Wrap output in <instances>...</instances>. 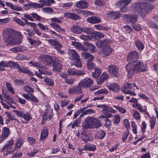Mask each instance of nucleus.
Returning <instances> with one entry per match:
<instances>
[{
	"label": "nucleus",
	"instance_id": "obj_36",
	"mask_svg": "<svg viewBox=\"0 0 158 158\" xmlns=\"http://www.w3.org/2000/svg\"><path fill=\"white\" fill-rule=\"evenodd\" d=\"M93 37L97 39L98 38H103L104 37V35L98 31H94L93 34Z\"/></svg>",
	"mask_w": 158,
	"mask_h": 158
},
{
	"label": "nucleus",
	"instance_id": "obj_43",
	"mask_svg": "<svg viewBox=\"0 0 158 158\" xmlns=\"http://www.w3.org/2000/svg\"><path fill=\"white\" fill-rule=\"evenodd\" d=\"M94 72L92 73V76L94 78H97L101 73V71L98 69L95 68Z\"/></svg>",
	"mask_w": 158,
	"mask_h": 158
},
{
	"label": "nucleus",
	"instance_id": "obj_19",
	"mask_svg": "<svg viewBox=\"0 0 158 158\" xmlns=\"http://www.w3.org/2000/svg\"><path fill=\"white\" fill-rule=\"evenodd\" d=\"M53 71L56 72H60L61 70L62 65L60 61L58 59H56L53 63Z\"/></svg>",
	"mask_w": 158,
	"mask_h": 158
},
{
	"label": "nucleus",
	"instance_id": "obj_38",
	"mask_svg": "<svg viewBox=\"0 0 158 158\" xmlns=\"http://www.w3.org/2000/svg\"><path fill=\"white\" fill-rule=\"evenodd\" d=\"M83 31L85 33L92 34V36L93 37V34L94 32L93 29L91 28L86 27L82 28Z\"/></svg>",
	"mask_w": 158,
	"mask_h": 158
},
{
	"label": "nucleus",
	"instance_id": "obj_52",
	"mask_svg": "<svg viewBox=\"0 0 158 158\" xmlns=\"http://www.w3.org/2000/svg\"><path fill=\"white\" fill-rule=\"evenodd\" d=\"M49 112V110L48 109H46L43 115L42 121L45 122L48 119V115Z\"/></svg>",
	"mask_w": 158,
	"mask_h": 158
},
{
	"label": "nucleus",
	"instance_id": "obj_56",
	"mask_svg": "<svg viewBox=\"0 0 158 158\" xmlns=\"http://www.w3.org/2000/svg\"><path fill=\"white\" fill-rule=\"evenodd\" d=\"M132 116L136 120H140L141 117L138 111H135L133 113Z\"/></svg>",
	"mask_w": 158,
	"mask_h": 158
},
{
	"label": "nucleus",
	"instance_id": "obj_25",
	"mask_svg": "<svg viewBox=\"0 0 158 158\" xmlns=\"http://www.w3.org/2000/svg\"><path fill=\"white\" fill-rule=\"evenodd\" d=\"M138 16L137 15H126L123 16L124 18L129 21L131 23H134L137 21Z\"/></svg>",
	"mask_w": 158,
	"mask_h": 158
},
{
	"label": "nucleus",
	"instance_id": "obj_63",
	"mask_svg": "<svg viewBox=\"0 0 158 158\" xmlns=\"http://www.w3.org/2000/svg\"><path fill=\"white\" fill-rule=\"evenodd\" d=\"M105 133L103 131L101 130L98 132V137L100 139H102L105 136Z\"/></svg>",
	"mask_w": 158,
	"mask_h": 158
},
{
	"label": "nucleus",
	"instance_id": "obj_7",
	"mask_svg": "<svg viewBox=\"0 0 158 158\" xmlns=\"http://www.w3.org/2000/svg\"><path fill=\"white\" fill-rule=\"evenodd\" d=\"M13 111L15 112L18 116L23 118L27 122L32 118L31 114L28 112L15 110H13Z\"/></svg>",
	"mask_w": 158,
	"mask_h": 158
},
{
	"label": "nucleus",
	"instance_id": "obj_20",
	"mask_svg": "<svg viewBox=\"0 0 158 158\" xmlns=\"http://www.w3.org/2000/svg\"><path fill=\"white\" fill-rule=\"evenodd\" d=\"M76 6L81 9H85L87 8L89 3L85 0H81L77 2L76 4Z\"/></svg>",
	"mask_w": 158,
	"mask_h": 158
},
{
	"label": "nucleus",
	"instance_id": "obj_62",
	"mask_svg": "<svg viewBox=\"0 0 158 158\" xmlns=\"http://www.w3.org/2000/svg\"><path fill=\"white\" fill-rule=\"evenodd\" d=\"M44 12L52 14L53 12V10L52 8L50 7H44L42 9Z\"/></svg>",
	"mask_w": 158,
	"mask_h": 158
},
{
	"label": "nucleus",
	"instance_id": "obj_29",
	"mask_svg": "<svg viewBox=\"0 0 158 158\" xmlns=\"http://www.w3.org/2000/svg\"><path fill=\"white\" fill-rule=\"evenodd\" d=\"M39 72L40 74H48L51 75L52 73L50 71H49L47 70V68L45 66H42L39 69Z\"/></svg>",
	"mask_w": 158,
	"mask_h": 158
},
{
	"label": "nucleus",
	"instance_id": "obj_58",
	"mask_svg": "<svg viewBox=\"0 0 158 158\" xmlns=\"http://www.w3.org/2000/svg\"><path fill=\"white\" fill-rule=\"evenodd\" d=\"M147 23L149 26V27L151 28H156L158 29V26L155 23L153 22H151L150 21H148L147 22Z\"/></svg>",
	"mask_w": 158,
	"mask_h": 158
},
{
	"label": "nucleus",
	"instance_id": "obj_4",
	"mask_svg": "<svg viewBox=\"0 0 158 158\" xmlns=\"http://www.w3.org/2000/svg\"><path fill=\"white\" fill-rule=\"evenodd\" d=\"M3 38L5 40L12 44H19L21 43L19 37L14 38L13 31L11 29H5L3 31Z\"/></svg>",
	"mask_w": 158,
	"mask_h": 158
},
{
	"label": "nucleus",
	"instance_id": "obj_61",
	"mask_svg": "<svg viewBox=\"0 0 158 158\" xmlns=\"http://www.w3.org/2000/svg\"><path fill=\"white\" fill-rule=\"evenodd\" d=\"M105 126L107 128L110 127L111 125V121L108 118H105Z\"/></svg>",
	"mask_w": 158,
	"mask_h": 158
},
{
	"label": "nucleus",
	"instance_id": "obj_8",
	"mask_svg": "<svg viewBox=\"0 0 158 158\" xmlns=\"http://www.w3.org/2000/svg\"><path fill=\"white\" fill-rule=\"evenodd\" d=\"M107 70L110 75L113 77H117L119 75L118 68L115 65L111 64L108 66Z\"/></svg>",
	"mask_w": 158,
	"mask_h": 158
},
{
	"label": "nucleus",
	"instance_id": "obj_42",
	"mask_svg": "<svg viewBox=\"0 0 158 158\" xmlns=\"http://www.w3.org/2000/svg\"><path fill=\"white\" fill-rule=\"evenodd\" d=\"M44 61L45 63L49 64L53 61V59L50 56L46 55Z\"/></svg>",
	"mask_w": 158,
	"mask_h": 158
},
{
	"label": "nucleus",
	"instance_id": "obj_30",
	"mask_svg": "<svg viewBox=\"0 0 158 158\" xmlns=\"http://www.w3.org/2000/svg\"><path fill=\"white\" fill-rule=\"evenodd\" d=\"M99 107L102 108V111L109 112L113 114L116 113V111L113 109L112 108L108 106H105V105H100V106Z\"/></svg>",
	"mask_w": 158,
	"mask_h": 158
},
{
	"label": "nucleus",
	"instance_id": "obj_55",
	"mask_svg": "<svg viewBox=\"0 0 158 158\" xmlns=\"http://www.w3.org/2000/svg\"><path fill=\"white\" fill-rule=\"evenodd\" d=\"M23 89L26 92L29 93H31L34 92L33 89L29 86L27 85L25 86L23 88Z\"/></svg>",
	"mask_w": 158,
	"mask_h": 158
},
{
	"label": "nucleus",
	"instance_id": "obj_50",
	"mask_svg": "<svg viewBox=\"0 0 158 158\" xmlns=\"http://www.w3.org/2000/svg\"><path fill=\"white\" fill-rule=\"evenodd\" d=\"M6 86L7 89L12 94H15V92L13 89V88L11 87V85L10 83L7 82L6 83Z\"/></svg>",
	"mask_w": 158,
	"mask_h": 158
},
{
	"label": "nucleus",
	"instance_id": "obj_28",
	"mask_svg": "<svg viewBox=\"0 0 158 158\" xmlns=\"http://www.w3.org/2000/svg\"><path fill=\"white\" fill-rule=\"evenodd\" d=\"M71 31L74 33L79 34L82 31L83 29L79 26L74 25L72 27Z\"/></svg>",
	"mask_w": 158,
	"mask_h": 158
},
{
	"label": "nucleus",
	"instance_id": "obj_9",
	"mask_svg": "<svg viewBox=\"0 0 158 158\" xmlns=\"http://www.w3.org/2000/svg\"><path fill=\"white\" fill-rule=\"evenodd\" d=\"M17 65L19 64H17L12 61H10L6 63L4 61H2L0 62V71H3L4 70V67H8L10 68L13 67L17 69Z\"/></svg>",
	"mask_w": 158,
	"mask_h": 158
},
{
	"label": "nucleus",
	"instance_id": "obj_22",
	"mask_svg": "<svg viewBox=\"0 0 158 158\" xmlns=\"http://www.w3.org/2000/svg\"><path fill=\"white\" fill-rule=\"evenodd\" d=\"M48 41L49 44L51 46H54L55 49H59L61 47L62 45L58 41L55 39H49L46 40Z\"/></svg>",
	"mask_w": 158,
	"mask_h": 158
},
{
	"label": "nucleus",
	"instance_id": "obj_11",
	"mask_svg": "<svg viewBox=\"0 0 158 158\" xmlns=\"http://www.w3.org/2000/svg\"><path fill=\"white\" fill-rule=\"evenodd\" d=\"M82 87H89L93 83V80L89 77L85 78L82 80L79 83Z\"/></svg>",
	"mask_w": 158,
	"mask_h": 158
},
{
	"label": "nucleus",
	"instance_id": "obj_24",
	"mask_svg": "<svg viewBox=\"0 0 158 158\" xmlns=\"http://www.w3.org/2000/svg\"><path fill=\"white\" fill-rule=\"evenodd\" d=\"M81 57L85 60L91 61L93 59V56L89 52H83L81 54Z\"/></svg>",
	"mask_w": 158,
	"mask_h": 158
},
{
	"label": "nucleus",
	"instance_id": "obj_5",
	"mask_svg": "<svg viewBox=\"0 0 158 158\" xmlns=\"http://www.w3.org/2000/svg\"><path fill=\"white\" fill-rule=\"evenodd\" d=\"M68 54L69 58L73 61V65L78 68L81 67L82 64L79 58V56L74 50L69 49Z\"/></svg>",
	"mask_w": 158,
	"mask_h": 158
},
{
	"label": "nucleus",
	"instance_id": "obj_40",
	"mask_svg": "<svg viewBox=\"0 0 158 158\" xmlns=\"http://www.w3.org/2000/svg\"><path fill=\"white\" fill-rule=\"evenodd\" d=\"M81 119H80V118H77L73 122L72 125V128H74L75 127H78L80 124L81 123Z\"/></svg>",
	"mask_w": 158,
	"mask_h": 158
},
{
	"label": "nucleus",
	"instance_id": "obj_14",
	"mask_svg": "<svg viewBox=\"0 0 158 158\" xmlns=\"http://www.w3.org/2000/svg\"><path fill=\"white\" fill-rule=\"evenodd\" d=\"M112 49L110 46H106L103 48L101 51L100 54L103 57L110 55L112 52Z\"/></svg>",
	"mask_w": 158,
	"mask_h": 158
},
{
	"label": "nucleus",
	"instance_id": "obj_17",
	"mask_svg": "<svg viewBox=\"0 0 158 158\" xmlns=\"http://www.w3.org/2000/svg\"><path fill=\"white\" fill-rule=\"evenodd\" d=\"M134 87H136V88L139 89V88L134 83H126L122 88V91L124 93L126 94L128 92L129 90V89H132Z\"/></svg>",
	"mask_w": 158,
	"mask_h": 158
},
{
	"label": "nucleus",
	"instance_id": "obj_3",
	"mask_svg": "<svg viewBox=\"0 0 158 158\" xmlns=\"http://www.w3.org/2000/svg\"><path fill=\"white\" fill-rule=\"evenodd\" d=\"M82 125L84 129H91L98 128L102 126V124L97 118L89 117L84 121Z\"/></svg>",
	"mask_w": 158,
	"mask_h": 158
},
{
	"label": "nucleus",
	"instance_id": "obj_64",
	"mask_svg": "<svg viewBox=\"0 0 158 158\" xmlns=\"http://www.w3.org/2000/svg\"><path fill=\"white\" fill-rule=\"evenodd\" d=\"M134 107L136 108L141 112H143V109L142 107L141 106V105H140L138 103H136V104L134 105Z\"/></svg>",
	"mask_w": 158,
	"mask_h": 158
},
{
	"label": "nucleus",
	"instance_id": "obj_18",
	"mask_svg": "<svg viewBox=\"0 0 158 158\" xmlns=\"http://www.w3.org/2000/svg\"><path fill=\"white\" fill-rule=\"evenodd\" d=\"M106 86L110 90L114 91H117L119 89L118 85L114 82H108L106 84Z\"/></svg>",
	"mask_w": 158,
	"mask_h": 158
},
{
	"label": "nucleus",
	"instance_id": "obj_16",
	"mask_svg": "<svg viewBox=\"0 0 158 158\" xmlns=\"http://www.w3.org/2000/svg\"><path fill=\"white\" fill-rule=\"evenodd\" d=\"M139 56V53L137 52L133 51L128 53L127 57V60L128 61L131 60H135L138 59Z\"/></svg>",
	"mask_w": 158,
	"mask_h": 158
},
{
	"label": "nucleus",
	"instance_id": "obj_12",
	"mask_svg": "<svg viewBox=\"0 0 158 158\" xmlns=\"http://www.w3.org/2000/svg\"><path fill=\"white\" fill-rule=\"evenodd\" d=\"M68 74L69 76H81L85 73V72L82 70H77L73 69H68Z\"/></svg>",
	"mask_w": 158,
	"mask_h": 158
},
{
	"label": "nucleus",
	"instance_id": "obj_6",
	"mask_svg": "<svg viewBox=\"0 0 158 158\" xmlns=\"http://www.w3.org/2000/svg\"><path fill=\"white\" fill-rule=\"evenodd\" d=\"M126 68V71L127 72V77L129 78H131L136 72L133 60L127 64Z\"/></svg>",
	"mask_w": 158,
	"mask_h": 158
},
{
	"label": "nucleus",
	"instance_id": "obj_41",
	"mask_svg": "<svg viewBox=\"0 0 158 158\" xmlns=\"http://www.w3.org/2000/svg\"><path fill=\"white\" fill-rule=\"evenodd\" d=\"M120 116L119 114H116L114 116L113 122L114 124H118L120 122Z\"/></svg>",
	"mask_w": 158,
	"mask_h": 158
},
{
	"label": "nucleus",
	"instance_id": "obj_45",
	"mask_svg": "<svg viewBox=\"0 0 158 158\" xmlns=\"http://www.w3.org/2000/svg\"><path fill=\"white\" fill-rule=\"evenodd\" d=\"M24 50H25V49L23 47L19 46L11 48L10 49V51L14 52H17L22 51Z\"/></svg>",
	"mask_w": 158,
	"mask_h": 158
},
{
	"label": "nucleus",
	"instance_id": "obj_10",
	"mask_svg": "<svg viewBox=\"0 0 158 158\" xmlns=\"http://www.w3.org/2000/svg\"><path fill=\"white\" fill-rule=\"evenodd\" d=\"M136 72H140L145 71L146 69L144 64L140 61L133 60Z\"/></svg>",
	"mask_w": 158,
	"mask_h": 158
},
{
	"label": "nucleus",
	"instance_id": "obj_27",
	"mask_svg": "<svg viewBox=\"0 0 158 158\" xmlns=\"http://www.w3.org/2000/svg\"><path fill=\"white\" fill-rule=\"evenodd\" d=\"M87 20L91 23H98L101 22V19L98 17L92 16L87 18Z\"/></svg>",
	"mask_w": 158,
	"mask_h": 158
},
{
	"label": "nucleus",
	"instance_id": "obj_46",
	"mask_svg": "<svg viewBox=\"0 0 158 158\" xmlns=\"http://www.w3.org/2000/svg\"><path fill=\"white\" fill-rule=\"evenodd\" d=\"M108 93V91L106 89H103L97 90L94 94L96 95H98V94H106Z\"/></svg>",
	"mask_w": 158,
	"mask_h": 158
},
{
	"label": "nucleus",
	"instance_id": "obj_59",
	"mask_svg": "<svg viewBox=\"0 0 158 158\" xmlns=\"http://www.w3.org/2000/svg\"><path fill=\"white\" fill-rule=\"evenodd\" d=\"M31 15L37 21L40 20L41 19L40 16L38 15L37 13H33L31 14Z\"/></svg>",
	"mask_w": 158,
	"mask_h": 158
},
{
	"label": "nucleus",
	"instance_id": "obj_57",
	"mask_svg": "<svg viewBox=\"0 0 158 158\" xmlns=\"http://www.w3.org/2000/svg\"><path fill=\"white\" fill-rule=\"evenodd\" d=\"M49 24L51 27L53 28L55 31H56L60 26L58 24L53 22H52L50 23Z\"/></svg>",
	"mask_w": 158,
	"mask_h": 158
},
{
	"label": "nucleus",
	"instance_id": "obj_35",
	"mask_svg": "<svg viewBox=\"0 0 158 158\" xmlns=\"http://www.w3.org/2000/svg\"><path fill=\"white\" fill-rule=\"evenodd\" d=\"M135 45L138 49L142 50L144 48L143 43L140 40H137L135 41Z\"/></svg>",
	"mask_w": 158,
	"mask_h": 158
},
{
	"label": "nucleus",
	"instance_id": "obj_54",
	"mask_svg": "<svg viewBox=\"0 0 158 158\" xmlns=\"http://www.w3.org/2000/svg\"><path fill=\"white\" fill-rule=\"evenodd\" d=\"M13 20L16 23L22 26H24L25 25V23L19 18H13Z\"/></svg>",
	"mask_w": 158,
	"mask_h": 158
},
{
	"label": "nucleus",
	"instance_id": "obj_60",
	"mask_svg": "<svg viewBox=\"0 0 158 158\" xmlns=\"http://www.w3.org/2000/svg\"><path fill=\"white\" fill-rule=\"evenodd\" d=\"M131 126L132 127L133 132L135 134L137 133V125L134 122H132L131 123Z\"/></svg>",
	"mask_w": 158,
	"mask_h": 158
},
{
	"label": "nucleus",
	"instance_id": "obj_53",
	"mask_svg": "<svg viewBox=\"0 0 158 158\" xmlns=\"http://www.w3.org/2000/svg\"><path fill=\"white\" fill-rule=\"evenodd\" d=\"M40 8H43L44 6H48L46 0H40L38 1Z\"/></svg>",
	"mask_w": 158,
	"mask_h": 158
},
{
	"label": "nucleus",
	"instance_id": "obj_13",
	"mask_svg": "<svg viewBox=\"0 0 158 158\" xmlns=\"http://www.w3.org/2000/svg\"><path fill=\"white\" fill-rule=\"evenodd\" d=\"M112 43V41L110 39H105L97 42L96 44L97 47L101 48L109 46Z\"/></svg>",
	"mask_w": 158,
	"mask_h": 158
},
{
	"label": "nucleus",
	"instance_id": "obj_48",
	"mask_svg": "<svg viewBox=\"0 0 158 158\" xmlns=\"http://www.w3.org/2000/svg\"><path fill=\"white\" fill-rule=\"evenodd\" d=\"M113 107L122 114H124L126 112V110L122 107L119 106L117 105H114Z\"/></svg>",
	"mask_w": 158,
	"mask_h": 158
},
{
	"label": "nucleus",
	"instance_id": "obj_47",
	"mask_svg": "<svg viewBox=\"0 0 158 158\" xmlns=\"http://www.w3.org/2000/svg\"><path fill=\"white\" fill-rule=\"evenodd\" d=\"M81 85H80L79 83L77 86L75 87V90L76 94H80L82 93V91L81 90Z\"/></svg>",
	"mask_w": 158,
	"mask_h": 158
},
{
	"label": "nucleus",
	"instance_id": "obj_15",
	"mask_svg": "<svg viewBox=\"0 0 158 158\" xmlns=\"http://www.w3.org/2000/svg\"><path fill=\"white\" fill-rule=\"evenodd\" d=\"M17 69H18V71L19 72L27 74L29 76H34V74L32 72L30 71L26 67L22 66L21 67L20 65H17Z\"/></svg>",
	"mask_w": 158,
	"mask_h": 158
},
{
	"label": "nucleus",
	"instance_id": "obj_2",
	"mask_svg": "<svg viewBox=\"0 0 158 158\" xmlns=\"http://www.w3.org/2000/svg\"><path fill=\"white\" fill-rule=\"evenodd\" d=\"M23 140L22 139H19L15 145L14 148H12L14 140L11 139L8 141L3 146L2 151L3 152L4 156L10 155L13 153L16 149H18L23 144Z\"/></svg>",
	"mask_w": 158,
	"mask_h": 158
},
{
	"label": "nucleus",
	"instance_id": "obj_31",
	"mask_svg": "<svg viewBox=\"0 0 158 158\" xmlns=\"http://www.w3.org/2000/svg\"><path fill=\"white\" fill-rule=\"evenodd\" d=\"M72 44L74 46V47L78 49L81 50H85V49L84 48L83 45L78 42L72 41Z\"/></svg>",
	"mask_w": 158,
	"mask_h": 158
},
{
	"label": "nucleus",
	"instance_id": "obj_1",
	"mask_svg": "<svg viewBox=\"0 0 158 158\" xmlns=\"http://www.w3.org/2000/svg\"><path fill=\"white\" fill-rule=\"evenodd\" d=\"M155 0H144L143 4L137 3L135 4L134 10L135 12L139 13L142 16H145L151 10L154 8V6L148 3L153 2Z\"/></svg>",
	"mask_w": 158,
	"mask_h": 158
},
{
	"label": "nucleus",
	"instance_id": "obj_44",
	"mask_svg": "<svg viewBox=\"0 0 158 158\" xmlns=\"http://www.w3.org/2000/svg\"><path fill=\"white\" fill-rule=\"evenodd\" d=\"M29 6L31 8H34L35 9L40 8L39 6V4L36 2H29Z\"/></svg>",
	"mask_w": 158,
	"mask_h": 158
},
{
	"label": "nucleus",
	"instance_id": "obj_49",
	"mask_svg": "<svg viewBox=\"0 0 158 158\" xmlns=\"http://www.w3.org/2000/svg\"><path fill=\"white\" fill-rule=\"evenodd\" d=\"M44 82L48 85L50 86H53L54 85V82L52 80L45 77L44 78Z\"/></svg>",
	"mask_w": 158,
	"mask_h": 158
},
{
	"label": "nucleus",
	"instance_id": "obj_23",
	"mask_svg": "<svg viewBox=\"0 0 158 158\" xmlns=\"http://www.w3.org/2000/svg\"><path fill=\"white\" fill-rule=\"evenodd\" d=\"M121 15L120 13L118 11L110 12L107 13L106 16L109 18H112L113 19H116L120 17Z\"/></svg>",
	"mask_w": 158,
	"mask_h": 158
},
{
	"label": "nucleus",
	"instance_id": "obj_21",
	"mask_svg": "<svg viewBox=\"0 0 158 158\" xmlns=\"http://www.w3.org/2000/svg\"><path fill=\"white\" fill-rule=\"evenodd\" d=\"M9 130L7 127L3 128L2 133L0 136V143H2V141L6 138L9 134Z\"/></svg>",
	"mask_w": 158,
	"mask_h": 158
},
{
	"label": "nucleus",
	"instance_id": "obj_51",
	"mask_svg": "<svg viewBox=\"0 0 158 158\" xmlns=\"http://www.w3.org/2000/svg\"><path fill=\"white\" fill-rule=\"evenodd\" d=\"M87 68L90 69H94L96 68L95 65L91 61H88L87 63Z\"/></svg>",
	"mask_w": 158,
	"mask_h": 158
},
{
	"label": "nucleus",
	"instance_id": "obj_26",
	"mask_svg": "<svg viewBox=\"0 0 158 158\" xmlns=\"http://www.w3.org/2000/svg\"><path fill=\"white\" fill-rule=\"evenodd\" d=\"M48 134V131L46 127H44L41 130L40 139L41 141L46 139Z\"/></svg>",
	"mask_w": 158,
	"mask_h": 158
},
{
	"label": "nucleus",
	"instance_id": "obj_34",
	"mask_svg": "<svg viewBox=\"0 0 158 158\" xmlns=\"http://www.w3.org/2000/svg\"><path fill=\"white\" fill-rule=\"evenodd\" d=\"M131 2V0H121L118 2L121 7H126Z\"/></svg>",
	"mask_w": 158,
	"mask_h": 158
},
{
	"label": "nucleus",
	"instance_id": "obj_39",
	"mask_svg": "<svg viewBox=\"0 0 158 158\" xmlns=\"http://www.w3.org/2000/svg\"><path fill=\"white\" fill-rule=\"evenodd\" d=\"M150 119L149 120L150 122V126L151 129L154 128L155 124L156 118L155 117H150Z\"/></svg>",
	"mask_w": 158,
	"mask_h": 158
},
{
	"label": "nucleus",
	"instance_id": "obj_37",
	"mask_svg": "<svg viewBox=\"0 0 158 158\" xmlns=\"http://www.w3.org/2000/svg\"><path fill=\"white\" fill-rule=\"evenodd\" d=\"M86 45L87 47V50H88L90 52H95L96 47L94 45L89 43H87Z\"/></svg>",
	"mask_w": 158,
	"mask_h": 158
},
{
	"label": "nucleus",
	"instance_id": "obj_32",
	"mask_svg": "<svg viewBox=\"0 0 158 158\" xmlns=\"http://www.w3.org/2000/svg\"><path fill=\"white\" fill-rule=\"evenodd\" d=\"M109 77V75L106 73H103L101 76L99 80L97 81L98 84H101L105 80Z\"/></svg>",
	"mask_w": 158,
	"mask_h": 158
},
{
	"label": "nucleus",
	"instance_id": "obj_33",
	"mask_svg": "<svg viewBox=\"0 0 158 158\" xmlns=\"http://www.w3.org/2000/svg\"><path fill=\"white\" fill-rule=\"evenodd\" d=\"M96 147L95 145L91 144H86L84 147V150L87 151H94L96 149Z\"/></svg>",
	"mask_w": 158,
	"mask_h": 158
}]
</instances>
